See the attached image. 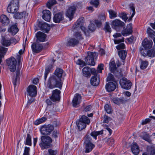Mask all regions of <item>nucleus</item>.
I'll list each match as a JSON object with an SVG mask.
<instances>
[{
	"instance_id": "14",
	"label": "nucleus",
	"mask_w": 155,
	"mask_h": 155,
	"mask_svg": "<svg viewBox=\"0 0 155 155\" xmlns=\"http://www.w3.org/2000/svg\"><path fill=\"white\" fill-rule=\"evenodd\" d=\"M64 19V15L62 12H59L55 14L53 18L54 21L56 23H59Z\"/></svg>"
},
{
	"instance_id": "26",
	"label": "nucleus",
	"mask_w": 155,
	"mask_h": 155,
	"mask_svg": "<svg viewBox=\"0 0 155 155\" xmlns=\"http://www.w3.org/2000/svg\"><path fill=\"white\" fill-rule=\"evenodd\" d=\"M18 29L17 28V25H12L9 27L8 29V31L12 34V35H15L18 31Z\"/></svg>"
},
{
	"instance_id": "6",
	"label": "nucleus",
	"mask_w": 155,
	"mask_h": 155,
	"mask_svg": "<svg viewBox=\"0 0 155 155\" xmlns=\"http://www.w3.org/2000/svg\"><path fill=\"white\" fill-rule=\"evenodd\" d=\"M120 84L122 88L128 90L130 89L132 85L131 81L125 78H123L119 81Z\"/></svg>"
},
{
	"instance_id": "49",
	"label": "nucleus",
	"mask_w": 155,
	"mask_h": 155,
	"mask_svg": "<svg viewBox=\"0 0 155 155\" xmlns=\"http://www.w3.org/2000/svg\"><path fill=\"white\" fill-rule=\"evenodd\" d=\"M99 0H91V4L97 8L99 4Z\"/></svg>"
},
{
	"instance_id": "34",
	"label": "nucleus",
	"mask_w": 155,
	"mask_h": 155,
	"mask_svg": "<svg viewBox=\"0 0 155 155\" xmlns=\"http://www.w3.org/2000/svg\"><path fill=\"white\" fill-rule=\"evenodd\" d=\"M110 70L112 72H115L117 69L115 62L113 60H111L109 63Z\"/></svg>"
},
{
	"instance_id": "3",
	"label": "nucleus",
	"mask_w": 155,
	"mask_h": 155,
	"mask_svg": "<svg viewBox=\"0 0 155 155\" xmlns=\"http://www.w3.org/2000/svg\"><path fill=\"white\" fill-rule=\"evenodd\" d=\"M84 19L83 17H81L79 18L75 24L73 25L72 29L73 31L77 29H81L83 31L86 36H88L89 35V31L82 25L84 22Z\"/></svg>"
},
{
	"instance_id": "36",
	"label": "nucleus",
	"mask_w": 155,
	"mask_h": 155,
	"mask_svg": "<svg viewBox=\"0 0 155 155\" xmlns=\"http://www.w3.org/2000/svg\"><path fill=\"white\" fill-rule=\"evenodd\" d=\"M79 120L82 122L83 123H85V124H89L90 122V120L89 118L85 115H83L81 116Z\"/></svg>"
},
{
	"instance_id": "30",
	"label": "nucleus",
	"mask_w": 155,
	"mask_h": 155,
	"mask_svg": "<svg viewBox=\"0 0 155 155\" xmlns=\"http://www.w3.org/2000/svg\"><path fill=\"white\" fill-rule=\"evenodd\" d=\"M14 14V17L15 19H21L27 16V14H26V12H16Z\"/></svg>"
},
{
	"instance_id": "17",
	"label": "nucleus",
	"mask_w": 155,
	"mask_h": 155,
	"mask_svg": "<svg viewBox=\"0 0 155 155\" xmlns=\"http://www.w3.org/2000/svg\"><path fill=\"white\" fill-rule=\"evenodd\" d=\"M43 18L45 21H49L51 18V13L50 12L47 10H44L43 11Z\"/></svg>"
},
{
	"instance_id": "18",
	"label": "nucleus",
	"mask_w": 155,
	"mask_h": 155,
	"mask_svg": "<svg viewBox=\"0 0 155 155\" xmlns=\"http://www.w3.org/2000/svg\"><path fill=\"white\" fill-rule=\"evenodd\" d=\"M99 75L97 74L96 76H93L91 80V84L94 86H97L99 84Z\"/></svg>"
},
{
	"instance_id": "45",
	"label": "nucleus",
	"mask_w": 155,
	"mask_h": 155,
	"mask_svg": "<svg viewBox=\"0 0 155 155\" xmlns=\"http://www.w3.org/2000/svg\"><path fill=\"white\" fill-rule=\"evenodd\" d=\"M56 3V1L55 0H49L47 3V7L49 8L50 9L52 6Z\"/></svg>"
},
{
	"instance_id": "11",
	"label": "nucleus",
	"mask_w": 155,
	"mask_h": 155,
	"mask_svg": "<svg viewBox=\"0 0 155 155\" xmlns=\"http://www.w3.org/2000/svg\"><path fill=\"white\" fill-rule=\"evenodd\" d=\"M81 95L78 94H76L72 101V105L74 107H77L79 105L81 101Z\"/></svg>"
},
{
	"instance_id": "33",
	"label": "nucleus",
	"mask_w": 155,
	"mask_h": 155,
	"mask_svg": "<svg viewBox=\"0 0 155 155\" xmlns=\"http://www.w3.org/2000/svg\"><path fill=\"white\" fill-rule=\"evenodd\" d=\"M91 68L88 67H84L82 70L83 75L86 77H90Z\"/></svg>"
},
{
	"instance_id": "7",
	"label": "nucleus",
	"mask_w": 155,
	"mask_h": 155,
	"mask_svg": "<svg viewBox=\"0 0 155 155\" xmlns=\"http://www.w3.org/2000/svg\"><path fill=\"white\" fill-rule=\"evenodd\" d=\"M54 129V127L52 125H45L41 127V132L43 135H49Z\"/></svg>"
},
{
	"instance_id": "5",
	"label": "nucleus",
	"mask_w": 155,
	"mask_h": 155,
	"mask_svg": "<svg viewBox=\"0 0 155 155\" xmlns=\"http://www.w3.org/2000/svg\"><path fill=\"white\" fill-rule=\"evenodd\" d=\"M97 56V54L96 52H88L87 56L85 59L87 64L90 65L94 66L95 65L94 59L96 58Z\"/></svg>"
},
{
	"instance_id": "47",
	"label": "nucleus",
	"mask_w": 155,
	"mask_h": 155,
	"mask_svg": "<svg viewBox=\"0 0 155 155\" xmlns=\"http://www.w3.org/2000/svg\"><path fill=\"white\" fill-rule=\"evenodd\" d=\"M147 54L149 57H154L155 55V50L153 49L148 50L147 51Z\"/></svg>"
},
{
	"instance_id": "48",
	"label": "nucleus",
	"mask_w": 155,
	"mask_h": 155,
	"mask_svg": "<svg viewBox=\"0 0 155 155\" xmlns=\"http://www.w3.org/2000/svg\"><path fill=\"white\" fill-rule=\"evenodd\" d=\"M112 101L114 103L117 104H120L122 103L123 101L122 99L118 97L114 98Z\"/></svg>"
},
{
	"instance_id": "8",
	"label": "nucleus",
	"mask_w": 155,
	"mask_h": 155,
	"mask_svg": "<svg viewBox=\"0 0 155 155\" xmlns=\"http://www.w3.org/2000/svg\"><path fill=\"white\" fill-rule=\"evenodd\" d=\"M7 63L11 71L14 72L16 70V61L15 58L11 57L7 60Z\"/></svg>"
},
{
	"instance_id": "55",
	"label": "nucleus",
	"mask_w": 155,
	"mask_h": 155,
	"mask_svg": "<svg viewBox=\"0 0 155 155\" xmlns=\"http://www.w3.org/2000/svg\"><path fill=\"white\" fill-rule=\"evenodd\" d=\"M107 79V81H115V80L114 77V76L110 73H109L108 74Z\"/></svg>"
},
{
	"instance_id": "21",
	"label": "nucleus",
	"mask_w": 155,
	"mask_h": 155,
	"mask_svg": "<svg viewBox=\"0 0 155 155\" xmlns=\"http://www.w3.org/2000/svg\"><path fill=\"white\" fill-rule=\"evenodd\" d=\"M116 88V85L115 83L109 82L106 84L105 88L107 91L111 92L114 91Z\"/></svg>"
},
{
	"instance_id": "52",
	"label": "nucleus",
	"mask_w": 155,
	"mask_h": 155,
	"mask_svg": "<svg viewBox=\"0 0 155 155\" xmlns=\"http://www.w3.org/2000/svg\"><path fill=\"white\" fill-rule=\"evenodd\" d=\"M104 30L107 32H110L111 31V29L110 26L108 22H106L104 28Z\"/></svg>"
},
{
	"instance_id": "35",
	"label": "nucleus",
	"mask_w": 155,
	"mask_h": 155,
	"mask_svg": "<svg viewBox=\"0 0 155 155\" xmlns=\"http://www.w3.org/2000/svg\"><path fill=\"white\" fill-rule=\"evenodd\" d=\"M118 54L120 58L122 60H124L126 57L127 53L125 50H121L118 51Z\"/></svg>"
},
{
	"instance_id": "2",
	"label": "nucleus",
	"mask_w": 155,
	"mask_h": 155,
	"mask_svg": "<svg viewBox=\"0 0 155 155\" xmlns=\"http://www.w3.org/2000/svg\"><path fill=\"white\" fill-rule=\"evenodd\" d=\"M41 142L39 143V145L41 150L47 149L52 146V140L50 137L42 136L41 137Z\"/></svg>"
},
{
	"instance_id": "32",
	"label": "nucleus",
	"mask_w": 155,
	"mask_h": 155,
	"mask_svg": "<svg viewBox=\"0 0 155 155\" xmlns=\"http://www.w3.org/2000/svg\"><path fill=\"white\" fill-rule=\"evenodd\" d=\"M1 21L4 25H7L9 22V19L5 15H2L1 16Z\"/></svg>"
},
{
	"instance_id": "9",
	"label": "nucleus",
	"mask_w": 155,
	"mask_h": 155,
	"mask_svg": "<svg viewBox=\"0 0 155 155\" xmlns=\"http://www.w3.org/2000/svg\"><path fill=\"white\" fill-rule=\"evenodd\" d=\"M28 95L31 97H35L37 93L36 87L32 85L29 86L27 89Z\"/></svg>"
},
{
	"instance_id": "13",
	"label": "nucleus",
	"mask_w": 155,
	"mask_h": 155,
	"mask_svg": "<svg viewBox=\"0 0 155 155\" xmlns=\"http://www.w3.org/2000/svg\"><path fill=\"white\" fill-rule=\"evenodd\" d=\"M76 9V8L74 6L70 7L68 9L66 13V15L69 18L70 20L73 18Z\"/></svg>"
},
{
	"instance_id": "59",
	"label": "nucleus",
	"mask_w": 155,
	"mask_h": 155,
	"mask_svg": "<svg viewBox=\"0 0 155 155\" xmlns=\"http://www.w3.org/2000/svg\"><path fill=\"white\" fill-rule=\"evenodd\" d=\"M88 28L91 31H94L95 29L94 25L93 23H90L88 26Z\"/></svg>"
},
{
	"instance_id": "31",
	"label": "nucleus",
	"mask_w": 155,
	"mask_h": 155,
	"mask_svg": "<svg viewBox=\"0 0 155 155\" xmlns=\"http://www.w3.org/2000/svg\"><path fill=\"white\" fill-rule=\"evenodd\" d=\"M77 30L78 31H75V30L73 31L74 32V36L79 41V40L83 39V35L81 33L80 30L77 29Z\"/></svg>"
},
{
	"instance_id": "15",
	"label": "nucleus",
	"mask_w": 155,
	"mask_h": 155,
	"mask_svg": "<svg viewBox=\"0 0 155 155\" xmlns=\"http://www.w3.org/2000/svg\"><path fill=\"white\" fill-rule=\"evenodd\" d=\"M36 36L37 38V41L43 42L45 41L47 35L41 31H38L36 34Z\"/></svg>"
},
{
	"instance_id": "24",
	"label": "nucleus",
	"mask_w": 155,
	"mask_h": 155,
	"mask_svg": "<svg viewBox=\"0 0 155 155\" xmlns=\"http://www.w3.org/2000/svg\"><path fill=\"white\" fill-rule=\"evenodd\" d=\"M19 8V6L8 5L7 10L8 13L14 14L18 11Z\"/></svg>"
},
{
	"instance_id": "43",
	"label": "nucleus",
	"mask_w": 155,
	"mask_h": 155,
	"mask_svg": "<svg viewBox=\"0 0 155 155\" xmlns=\"http://www.w3.org/2000/svg\"><path fill=\"white\" fill-rule=\"evenodd\" d=\"M8 5L19 7V0H12Z\"/></svg>"
},
{
	"instance_id": "60",
	"label": "nucleus",
	"mask_w": 155,
	"mask_h": 155,
	"mask_svg": "<svg viewBox=\"0 0 155 155\" xmlns=\"http://www.w3.org/2000/svg\"><path fill=\"white\" fill-rule=\"evenodd\" d=\"M48 153L45 155H56L57 153V151H54L51 149L48 150Z\"/></svg>"
},
{
	"instance_id": "57",
	"label": "nucleus",
	"mask_w": 155,
	"mask_h": 155,
	"mask_svg": "<svg viewBox=\"0 0 155 155\" xmlns=\"http://www.w3.org/2000/svg\"><path fill=\"white\" fill-rule=\"evenodd\" d=\"M104 109L106 112L110 114L111 112V107L108 104H106L104 106Z\"/></svg>"
},
{
	"instance_id": "27",
	"label": "nucleus",
	"mask_w": 155,
	"mask_h": 155,
	"mask_svg": "<svg viewBox=\"0 0 155 155\" xmlns=\"http://www.w3.org/2000/svg\"><path fill=\"white\" fill-rule=\"evenodd\" d=\"M131 150L133 153L135 155H137L139 153V147L136 143H134L131 147Z\"/></svg>"
},
{
	"instance_id": "51",
	"label": "nucleus",
	"mask_w": 155,
	"mask_h": 155,
	"mask_svg": "<svg viewBox=\"0 0 155 155\" xmlns=\"http://www.w3.org/2000/svg\"><path fill=\"white\" fill-rule=\"evenodd\" d=\"M7 50L5 48L1 46L0 47V54L4 56L7 52Z\"/></svg>"
},
{
	"instance_id": "20",
	"label": "nucleus",
	"mask_w": 155,
	"mask_h": 155,
	"mask_svg": "<svg viewBox=\"0 0 155 155\" xmlns=\"http://www.w3.org/2000/svg\"><path fill=\"white\" fill-rule=\"evenodd\" d=\"M111 25L112 28H115L117 27H122L124 26V23L121 21L116 19L112 21Z\"/></svg>"
},
{
	"instance_id": "64",
	"label": "nucleus",
	"mask_w": 155,
	"mask_h": 155,
	"mask_svg": "<svg viewBox=\"0 0 155 155\" xmlns=\"http://www.w3.org/2000/svg\"><path fill=\"white\" fill-rule=\"evenodd\" d=\"M91 72L92 74L94 75V76H96L97 74H97L98 73L97 72V70L96 71L95 69L94 68L91 69L90 73Z\"/></svg>"
},
{
	"instance_id": "40",
	"label": "nucleus",
	"mask_w": 155,
	"mask_h": 155,
	"mask_svg": "<svg viewBox=\"0 0 155 155\" xmlns=\"http://www.w3.org/2000/svg\"><path fill=\"white\" fill-rule=\"evenodd\" d=\"M77 124L78 129L80 130H81L85 128L87 125L85 124V123H83L80 120H79L78 122H77Z\"/></svg>"
},
{
	"instance_id": "41",
	"label": "nucleus",
	"mask_w": 155,
	"mask_h": 155,
	"mask_svg": "<svg viewBox=\"0 0 155 155\" xmlns=\"http://www.w3.org/2000/svg\"><path fill=\"white\" fill-rule=\"evenodd\" d=\"M47 118L46 117H41V118L35 120L34 122V124L36 125H38L45 122Z\"/></svg>"
},
{
	"instance_id": "22",
	"label": "nucleus",
	"mask_w": 155,
	"mask_h": 155,
	"mask_svg": "<svg viewBox=\"0 0 155 155\" xmlns=\"http://www.w3.org/2000/svg\"><path fill=\"white\" fill-rule=\"evenodd\" d=\"M129 27L127 26L126 29L123 30L121 32L122 35L124 36H127L132 33V30L131 24L129 25Z\"/></svg>"
},
{
	"instance_id": "53",
	"label": "nucleus",
	"mask_w": 155,
	"mask_h": 155,
	"mask_svg": "<svg viewBox=\"0 0 155 155\" xmlns=\"http://www.w3.org/2000/svg\"><path fill=\"white\" fill-rule=\"evenodd\" d=\"M25 47L24 48V49L23 50L22 49H21L19 51L18 54H17V56H16V58L19 60L20 59V58H21V55L23 54L24 53V51L25 49Z\"/></svg>"
},
{
	"instance_id": "39",
	"label": "nucleus",
	"mask_w": 155,
	"mask_h": 155,
	"mask_svg": "<svg viewBox=\"0 0 155 155\" xmlns=\"http://www.w3.org/2000/svg\"><path fill=\"white\" fill-rule=\"evenodd\" d=\"M103 134V131L102 130L98 131H94L92 132L91 135L95 140L97 139V136L101 135Z\"/></svg>"
},
{
	"instance_id": "50",
	"label": "nucleus",
	"mask_w": 155,
	"mask_h": 155,
	"mask_svg": "<svg viewBox=\"0 0 155 155\" xmlns=\"http://www.w3.org/2000/svg\"><path fill=\"white\" fill-rule=\"evenodd\" d=\"M147 31L148 35L151 37L154 35V34H155V31L150 27H148L147 28Z\"/></svg>"
},
{
	"instance_id": "29",
	"label": "nucleus",
	"mask_w": 155,
	"mask_h": 155,
	"mask_svg": "<svg viewBox=\"0 0 155 155\" xmlns=\"http://www.w3.org/2000/svg\"><path fill=\"white\" fill-rule=\"evenodd\" d=\"M63 72L64 71L62 69L59 68H57L55 70L53 75H55L59 78L61 79Z\"/></svg>"
},
{
	"instance_id": "54",
	"label": "nucleus",
	"mask_w": 155,
	"mask_h": 155,
	"mask_svg": "<svg viewBox=\"0 0 155 155\" xmlns=\"http://www.w3.org/2000/svg\"><path fill=\"white\" fill-rule=\"evenodd\" d=\"M104 65L102 64H101L98 65L97 69V72L98 73H101L102 70L104 69Z\"/></svg>"
},
{
	"instance_id": "1",
	"label": "nucleus",
	"mask_w": 155,
	"mask_h": 155,
	"mask_svg": "<svg viewBox=\"0 0 155 155\" xmlns=\"http://www.w3.org/2000/svg\"><path fill=\"white\" fill-rule=\"evenodd\" d=\"M62 84L61 79L55 75H52L49 78L46 88L50 89H53L55 87L61 88L62 87Z\"/></svg>"
},
{
	"instance_id": "61",
	"label": "nucleus",
	"mask_w": 155,
	"mask_h": 155,
	"mask_svg": "<svg viewBox=\"0 0 155 155\" xmlns=\"http://www.w3.org/2000/svg\"><path fill=\"white\" fill-rule=\"evenodd\" d=\"M30 148L27 147H25L24 152L23 155H29Z\"/></svg>"
},
{
	"instance_id": "19",
	"label": "nucleus",
	"mask_w": 155,
	"mask_h": 155,
	"mask_svg": "<svg viewBox=\"0 0 155 155\" xmlns=\"http://www.w3.org/2000/svg\"><path fill=\"white\" fill-rule=\"evenodd\" d=\"M152 41L151 40H148L147 38H145L142 42L143 46L146 49L150 48L152 47Z\"/></svg>"
},
{
	"instance_id": "37",
	"label": "nucleus",
	"mask_w": 155,
	"mask_h": 155,
	"mask_svg": "<svg viewBox=\"0 0 155 155\" xmlns=\"http://www.w3.org/2000/svg\"><path fill=\"white\" fill-rule=\"evenodd\" d=\"M2 44L5 46L8 47L11 45V41L9 38H4L2 39Z\"/></svg>"
},
{
	"instance_id": "16",
	"label": "nucleus",
	"mask_w": 155,
	"mask_h": 155,
	"mask_svg": "<svg viewBox=\"0 0 155 155\" xmlns=\"http://www.w3.org/2000/svg\"><path fill=\"white\" fill-rule=\"evenodd\" d=\"M113 36L114 38V41L115 44H118L124 41V38L121 37V34L120 33L114 34Z\"/></svg>"
},
{
	"instance_id": "38",
	"label": "nucleus",
	"mask_w": 155,
	"mask_h": 155,
	"mask_svg": "<svg viewBox=\"0 0 155 155\" xmlns=\"http://www.w3.org/2000/svg\"><path fill=\"white\" fill-rule=\"evenodd\" d=\"M52 67V65L51 64L47 66L46 67L44 75V79L45 80L47 78V76L50 72Z\"/></svg>"
},
{
	"instance_id": "4",
	"label": "nucleus",
	"mask_w": 155,
	"mask_h": 155,
	"mask_svg": "<svg viewBox=\"0 0 155 155\" xmlns=\"http://www.w3.org/2000/svg\"><path fill=\"white\" fill-rule=\"evenodd\" d=\"M92 139L90 136L86 135L84 137V145L85 146L86 153L91 151L95 145L91 142Z\"/></svg>"
},
{
	"instance_id": "12",
	"label": "nucleus",
	"mask_w": 155,
	"mask_h": 155,
	"mask_svg": "<svg viewBox=\"0 0 155 155\" xmlns=\"http://www.w3.org/2000/svg\"><path fill=\"white\" fill-rule=\"evenodd\" d=\"M31 48L33 52L38 53L42 50L43 46L41 44L34 43L32 45Z\"/></svg>"
},
{
	"instance_id": "28",
	"label": "nucleus",
	"mask_w": 155,
	"mask_h": 155,
	"mask_svg": "<svg viewBox=\"0 0 155 155\" xmlns=\"http://www.w3.org/2000/svg\"><path fill=\"white\" fill-rule=\"evenodd\" d=\"M40 28L41 30L46 33H48L50 29V26L46 23L42 24Z\"/></svg>"
},
{
	"instance_id": "62",
	"label": "nucleus",
	"mask_w": 155,
	"mask_h": 155,
	"mask_svg": "<svg viewBox=\"0 0 155 155\" xmlns=\"http://www.w3.org/2000/svg\"><path fill=\"white\" fill-rule=\"evenodd\" d=\"M116 47L118 50L124 49L125 48V45L124 44L121 43L117 46Z\"/></svg>"
},
{
	"instance_id": "58",
	"label": "nucleus",
	"mask_w": 155,
	"mask_h": 155,
	"mask_svg": "<svg viewBox=\"0 0 155 155\" xmlns=\"http://www.w3.org/2000/svg\"><path fill=\"white\" fill-rule=\"evenodd\" d=\"M111 118L106 115H105L104 117L103 122L104 123H108V122L111 120Z\"/></svg>"
},
{
	"instance_id": "46",
	"label": "nucleus",
	"mask_w": 155,
	"mask_h": 155,
	"mask_svg": "<svg viewBox=\"0 0 155 155\" xmlns=\"http://www.w3.org/2000/svg\"><path fill=\"white\" fill-rule=\"evenodd\" d=\"M25 144L29 146H31V136L28 134H27Z\"/></svg>"
},
{
	"instance_id": "42",
	"label": "nucleus",
	"mask_w": 155,
	"mask_h": 155,
	"mask_svg": "<svg viewBox=\"0 0 155 155\" xmlns=\"http://www.w3.org/2000/svg\"><path fill=\"white\" fill-rule=\"evenodd\" d=\"M110 15V18L111 19H113L117 17V13L115 12L112 10H110L108 11Z\"/></svg>"
},
{
	"instance_id": "56",
	"label": "nucleus",
	"mask_w": 155,
	"mask_h": 155,
	"mask_svg": "<svg viewBox=\"0 0 155 155\" xmlns=\"http://www.w3.org/2000/svg\"><path fill=\"white\" fill-rule=\"evenodd\" d=\"M113 73H114L115 75L118 78L120 77L123 76L122 73L120 70L119 71H116V70L115 72Z\"/></svg>"
},
{
	"instance_id": "23",
	"label": "nucleus",
	"mask_w": 155,
	"mask_h": 155,
	"mask_svg": "<svg viewBox=\"0 0 155 155\" xmlns=\"http://www.w3.org/2000/svg\"><path fill=\"white\" fill-rule=\"evenodd\" d=\"M150 136L146 132H143L140 135V137L143 140L148 142L149 143H151L152 140L150 138Z\"/></svg>"
},
{
	"instance_id": "10",
	"label": "nucleus",
	"mask_w": 155,
	"mask_h": 155,
	"mask_svg": "<svg viewBox=\"0 0 155 155\" xmlns=\"http://www.w3.org/2000/svg\"><path fill=\"white\" fill-rule=\"evenodd\" d=\"M60 91L57 89L54 90L52 91V95L50 97V98L53 102L58 101L60 99Z\"/></svg>"
},
{
	"instance_id": "44",
	"label": "nucleus",
	"mask_w": 155,
	"mask_h": 155,
	"mask_svg": "<svg viewBox=\"0 0 155 155\" xmlns=\"http://www.w3.org/2000/svg\"><path fill=\"white\" fill-rule=\"evenodd\" d=\"M148 63L146 61H141L140 64V68L142 70L145 69L148 65Z\"/></svg>"
},
{
	"instance_id": "63",
	"label": "nucleus",
	"mask_w": 155,
	"mask_h": 155,
	"mask_svg": "<svg viewBox=\"0 0 155 155\" xmlns=\"http://www.w3.org/2000/svg\"><path fill=\"white\" fill-rule=\"evenodd\" d=\"M107 142L111 146H113L114 143V139L113 138L109 139H108Z\"/></svg>"
},
{
	"instance_id": "25",
	"label": "nucleus",
	"mask_w": 155,
	"mask_h": 155,
	"mask_svg": "<svg viewBox=\"0 0 155 155\" xmlns=\"http://www.w3.org/2000/svg\"><path fill=\"white\" fill-rule=\"evenodd\" d=\"M79 42V41H78V39H75V38L74 37V38H71L68 41L67 44L68 46L74 47L78 44Z\"/></svg>"
}]
</instances>
